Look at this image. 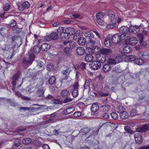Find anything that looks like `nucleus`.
<instances>
[{
    "instance_id": "nucleus-61",
    "label": "nucleus",
    "mask_w": 149,
    "mask_h": 149,
    "mask_svg": "<svg viewBox=\"0 0 149 149\" xmlns=\"http://www.w3.org/2000/svg\"><path fill=\"white\" fill-rule=\"evenodd\" d=\"M70 16L72 18H77L79 16V15L76 13H73L71 14Z\"/></svg>"
},
{
    "instance_id": "nucleus-37",
    "label": "nucleus",
    "mask_w": 149,
    "mask_h": 149,
    "mask_svg": "<svg viewBox=\"0 0 149 149\" xmlns=\"http://www.w3.org/2000/svg\"><path fill=\"white\" fill-rule=\"evenodd\" d=\"M117 111L120 114L125 111V109L123 106H119L117 107Z\"/></svg>"
},
{
    "instance_id": "nucleus-55",
    "label": "nucleus",
    "mask_w": 149,
    "mask_h": 149,
    "mask_svg": "<svg viewBox=\"0 0 149 149\" xmlns=\"http://www.w3.org/2000/svg\"><path fill=\"white\" fill-rule=\"evenodd\" d=\"M111 116L112 118L114 119H117L118 117L117 114L115 112H112L111 113Z\"/></svg>"
},
{
    "instance_id": "nucleus-46",
    "label": "nucleus",
    "mask_w": 149,
    "mask_h": 149,
    "mask_svg": "<svg viewBox=\"0 0 149 149\" xmlns=\"http://www.w3.org/2000/svg\"><path fill=\"white\" fill-rule=\"evenodd\" d=\"M10 7V5L8 3H6L3 6V9L4 11H7L9 9Z\"/></svg>"
},
{
    "instance_id": "nucleus-20",
    "label": "nucleus",
    "mask_w": 149,
    "mask_h": 149,
    "mask_svg": "<svg viewBox=\"0 0 149 149\" xmlns=\"http://www.w3.org/2000/svg\"><path fill=\"white\" fill-rule=\"evenodd\" d=\"M110 107V106L109 105L107 104L102 106L100 109L103 112L106 113L109 111Z\"/></svg>"
},
{
    "instance_id": "nucleus-57",
    "label": "nucleus",
    "mask_w": 149,
    "mask_h": 149,
    "mask_svg": "<svg viewBox=\"0 0 149 149\" xmlns=\"http://www.w3.org/2000/svg\"><path fill=\"white\" fill-rule=\"evenodd\" d=\"M79 83L78 81H76L72 86V89L78 90L79 88Z\"/></svg>"
},
{
    "instance_id": "nucleus-5",
    "label": "nucleus",
    "mask_w": 149,
    "mask_h": 149,
    "mask_svg": "<svg viewBox=\"0 0 149 149\" xmlns=\"http://www.w3.org/2000/svg\"><path fill=\"white\" fill-rule=\"evenodd\" d=\"M113 42L117 43L122 42H124L126 41L125 38L120 35L119 33H117L113 36L111 38Z\"/></svg>"
},
{
    "instance_id": "nucleus-31",
    "label": "nucleus",
    "mask_w": 149,
    "mask_h": 149,
    "mask_svg": "<svg viewBox=\"0 0 149 149\" xmlns=\"http://www.w3.org/2000/svg\"><path fill=\"white\" fill-rule=\"evenodd\" d=\"M64 54L67 56H70L71 55V51L69 47H65L63 50Z\"/></svg>"
},
{
    "instance_id": "nucleus-24",
    "label": "nucleus",
    "mask_w": 149,
    "mask_h": 149,
    "mask_svg": "<svg viewBox=\"0 0 149 149\" xmlns=\"http://www.w3.org/2000/svg\"><path fill=\"white\" fill-rule=\"evenodd\" d=\"M111 65L107 63L104 65L102 70L104 72H106L109 71L111 70Z\"/></svg>"
},
{
    "instance_id": "nucleus-50",
    "label": "nucleus",
    "mask_w": 149,
    "mask_h": 149,
    "mask_svg": "<svg viewBox=\"0 0 149 149\" xmlns=\"http://www.w3.org/2000/svg\"><path fill=\"white\" fill-rule=\"evenodd\" d=\"M32 143L34 145L38 147H40L41 145V142L38 140H34L33 141Z\"/></svg>"
},
{
    "instance_id": "nucleus-2",
    "label": "nucleus",
    "mask_w": 149,
    "mask_h": 149,
    "mask_svg": "<svg viewBox=\"0 0 149 149\" xmlns=\"http://www.w3.org/2000/svg\"><path fill=\"white\" fill-rule=\"evenodd\" d=\"M119 32L121 34L120 35L125 38V40H127L131 36L128 27L126 26H122L119 28Z\"/></svg>"
},
{
    "instance_id": "nucleus-59",
    "label": "nucleus",
    "mask_w": 149,
    "mask_h": 149,
    "mask_svg": "<svg viewBox=\"0 0 149 149\" xmlns=\"http://www.w3.org/2000/svg\"><path fill=\"white\" fill-rule=\"evenodd\" d=\"M81 113L80 111H77L75 112L73 114V116L74 117H78L80 116L81 115Z\"/></svg>"
},
{
    "instance_id": "nucleus-42",
    "label": "nucleus",
    "mask_w": 149,
    "mask_h": 149,
    "mask_svg": "<svg viewBox=\"0 0 149 149\" xmlns=\"http://www.w3.org/2000/svg\"><path fill=\"white\" fill-rule=\"evenodd\" d=\"M127 60L129 61H134L136 59V56L135 55H128L127 56Z\"/></svg>"
},
{
    "instance_id": "nucleus-45",
    "label": "nucleus",
    "mask_w": 149,
    "mask_h": 149,
    "mask_svg": "<svg viewBox=\"0 0 149 149\" xmlns=\"http://www.w3.org/2000/svg\"><path fill=\"white\" fill-rule=\"evenodd\" d=\"M138 114L137 110L135 109H133L130 112V116L131 117H133Z\"/></svg>"
},
{
    "instance_id": "nucleus-44",
    "label": "nucleus",
    "mask_w": 149,
    "mask_h": 149,
    "mask_svg": "<svg viewBox=\"0 0 149 149\" xmlns=\"http://www.w3.org/2000/svg\"><path fill=\"white\" fill-rule=\"evenodd\" d=\"M118 63V62L116 60L111 58L109 59L107 61V63L110 64V65L115 64Z\"/></svg>"
},
{
    "instance_id": "nucleus-56",
    "label": "nucleus",
    "mask_w": 149,
    "mask_h": 149,
    "mask_svg": "<svg viewBox=\"0 0 149 149\" xmlns=\"http://www.w3.org/2000/svg\"><path fill=\"white\" fill-rule=\"evenodd\" d=\"M137 36L139 40V41L143 40L144 36L143 35L142 33H139L137 35Z\"/></svg>"
},
{
    "instance_id": "nucleus-10",
    "label": "nucleus",
    "mask_w": 149,
    "mask_h": 149,
    "mask_svg": "<svg viewBox=\"0 0 149 149\" xmlns=\"http://www.w3.org/2000/svg\"><path fill=\"white\" fill-rule=\"evenodd\" d=\"M134 138L136 143L138 144H141L143 142V137L139 134L137 133L134 135Z\"/></svg>"
},
{
    "instance_id": "nucleus-35",
    "label": "nucleus",
    "mask_w": 149,
    "mask_h": 149,
    "mask_svg": "<svg viewBox=\"0 0 149 149\" xmlns=\"http://www.w3.org/2000/svg\"><path fill=\"white\" fill-rule=\"evenodd\" d=\"M132 48L129 46H125L123 48V51L124 53L128 54L132 51Z\"/></svg>"
},
{
    "instance_id": "nucleus-48",
    "label": "nucleus",
    "mask_w": 149,
    "mask_h": 149,
    "mask_svg": "<svg viewBox=\"0 0 149 149\" xmlns=\"http://www.w3.org/2000/svg\"><path fill=\"white\" fill-rule=\"evenodd\" d=\"M72 94L73 97H76L78 96L79 95V92L78 90L73 89L72 92Z\"/></svg>"
},
{
    "instance_id": "nucleus-52",
    "label": "nucleus",
    "mask_w": 149,
    "mask_h": 149,
    "mask_svg": "<svg viewBox=\"0 0 149 149\" xmlns=\"http://www.w3.org/2000/svg\"><path fill=\"white\" fill-rule=\"evenodd\" d=\"M34 88L31 86H29L26 88V90L27 92L30 93L34 91Z\"/></svg>"
},
{
    "instance_id": "nucleus-47",
    "label": "nucleus",
    "mask_w": 149,
    "mask_h": 149,
    "mask_svg": "<svg viewBox=\"0 0 149 149\" xmlns=\"http://www.w3.org/2000/svg\"><path fill=\"white\" fill-rule=\"evenodd\" d=\"M40 48L38 46H36L33 48V52L35 54H38L40 52Z\"/></svg>"
},
{
    "instance_id": "nucleus-6",
    "label": "nucleus",
    "mask_w": 149,
    "mask_h": 149,
    "mask_svg": "<svg viewBox=\"0 0 149 149\" xmlns=\"http://www.w3.org/2000/svg\"><path fill=\"white\" fill-rule=\"evenodd\" d=\"M90 68L93 70H97L100 68L101 64L97 60L94 61L91 63L90 64Z\"/></svg>"
},
{
    "instance_id": "nucleus-16",
    "label": "nucleus",
    "mask_w": 149,
    "mask_h": 149,
    "mask_svg": "<svg viewBox=\"0 0 149 149\" xmlns=\"http://www.w3.org/2000/svg\"><path fill=\"white\" fill-rule=\"evenodd\" d=\"M138 42V40L135 37L130 38L129 40V44L131 45L134 46Z\"/></svg>"
},
{
    "instance_id": "nucleus-41",
    "label": "nucleus",
    "mask_w": 149,
    "mask_h": 149,
    "mask_svg": "<svg viewBox=\"0 0 149 149\" xmlns=\"http://www.w3.org/2000/svg\"><path fill=\"white\" fill-rule=\"evenodd\" d=\"M105 15V14L102 12L97 13L96 16L97 19H102Z\"/></svg>"
},
{
    "instance_id": "nucleus-34",
    "label": "nucleus",
    "mask_w": 149,
    "mask_h": 149,
    "mask_svg": "<svg viewBox=\"0 0 149 149\" xmlns=\"http://www.w3.org/2000/svg\"><path fill=\"white\" fill-rule=\"evenodd\" d=\"M84 36L86 38L88 39L92 38V37H94L93 33L91 31H88L86 32L84 34Z\"/></svg>"
},
{
    "instance_id": "nucleus-58",
    "label": "nucleus",
    "mask_w": 149,
    "mask_h": 149,
    "mask_svg": "<svg viewBox=\"0 0 149 149\" xmlns=\"http://www.w3.org/2000/svg\"><path fill=\"white\" fill-rule=\"evenodd\" d=\"M96 21L97 23L100 25H102L104 24V22L102 19H97Z\"/></svg>"
},
{
    "instance_id": "nucleus-63",
    "label": "nucleus",
    "mask_w": 149,
    "mask_h": 149,
    "mask_svg": "<svg viewBox=\"0 0 149 149\" xmlns=\"http://www.w3.org/2000/svg\"><path fill=\"white\" fill-rule=\"evenodd\" d=\"M44 40L46 41H49L51 40L50 36H46L43 37Z\"/></svg>"
},
{
    "instance_id": "nucleus-22",
    "label": "nucleus",
    "mask_w": 149,
    "mask_h": 149,
    "mask_svg": "<svg viewBox=\"0 0 149 149\" xmlns=\"http://www.w3.org/2000/svg\"><path fill=\"white\" fill-rule=\"evenodd\" d=\"M60 38L63 40H68L69 38V35L65 31H64L63 33L60 34Z\"/></svg>"
},
{
    "instance_id": "nucleus-29",
    "label": "nucleus",
    "mask_w": 149,
    "mask_h": 149,
    "mask_svg": "<svg viewBox=\"0 0 149 149\" xmlns=\"http://www.w3.org/2000/svg\"><path fill=\"white\" fill-rule=\"evenodd\" d=\"M120 117L123 119L127 118L128 117V114L125 111L122 112L119 114Z\"/></svg>"
},
{
    "instance_id": "nucleus-18",
    "label": "nucleus",
    "mask_w": 149,
    "mask_h": 149,
    "mask_svg": "<svg viewBox=\"0 0 149 149\" xmlns=\"http://www.w3.org/2000/svg\"><path fill=\"white\" fill-rule=\"evenodd\" d=\"M90 131V128L88 127H85L81 129L79 131V134L81 135H86Z\"/></svg>"
},
{
    "instance_id": "nucleus-3",
    "label": "nucleus",
    "mask_w": 149,
    "mask_h": 149,
    "mask_svg": "<svg viewBox=\"0 0 149 149\" xmlns=\"http://www.w3.org/2000/svg\"><path fill=\"white\" fill-rule=\"evenodd\" d=\"M35 58L34 55L31 53L25 56L23 60V65L25 66H28L31 65Z\"/></svg>"
},
{
    "instance_id": "nucleus-25",
    "label": "nucleus",
    "mask_w": 149,
    "mask_h": 149,
    "mask_svg": "<svg viewBox=\"0 0 149 149\" xmlns=\"http://www.w3.org/2000/svg\"><path fill=\"white\" fill-rule=\"evenodd\" d=\"M86 42V39L84 37L80 38L77 41L78 44L81 46L85 45Z\"/></svg>"
},
{
    "instance_id": "nucleus-53",
    "label": "nucleus",
    "mask_w": 149,
    "mask_h": 149,
    "mask_svg": "<svg viewBox=\"0 0 149 149\" xmlns=\"http://www.w3.org/2000/svg\"><path fill=\"white\" fill-rule=\"evenodd\" d=\"M65 30L63 27L62 26H60L57 29V31L58 33H60V34L65 31Z\"/></svg>"
},
{
    "instance_id": "nucleus-36",
    "label": "nucleus",
    "mask_w": 149,
    "mask_h": 149,
    "mask_svg": "<svg viewBox=\"0 0 149 149\" xmlns=\"http://www.w3.org/2000/svg\"><path fill=\"white\" fill-rule=\"evenodd\" d=\"M104 45L107 47H109L111 45V41L110 40V38L108 37L104 41Z\"/></svg>"
},
{
    "instance_id": "nucleus-32",
    "label": "nucleus",
    "mask_w": 149,
    "mask_h": 149,
    "mask_svg": "<svg viewBox=\"0 0 149 149\" xmlns=\"http://www.w3.org/2000/svg\"><path fill=\"white\" fill-rule=\"evenodd\" d=\"M32 141L31 139L29 137L25 138L22 141L23 143L25 145H29L30 144Z\"/></svg>"
},
{
    "instance_id": "nucleus-4",
    "label": "nucleus",
    "mask_w": 149,
    "mask_h": 149,
    "mask_svg": "<svg viewBox=\"0 0 149 149\" xmlns=\"http://www.w3.org/2000/svg\"><path fill=\"white\" fill-rule=\"evenodd\" d=\"M70 65L66 66V69L63 70L61 72V76L59 79L60 81L62 83L64 80H67L70 77L69 74L71 70Z\"/></svg>"
},
{
    "instance_id": "nucleus-21",
    "label": "nucleus",
    "mask_w": 149,
    "mask_h": 149,
    "mask_svg": "<svg viewBox=\"0 0 149 149\" xmlns=\"http://www.w3.org/2000/svg\"><path fill=\"white\" fill-rule=\"evenodd\" d=\"M65 31L68 35L70 36L73 35L75 32V29L71 27H68L66 28Z\"/></svg>"
},
{
    "instance_id": "nucleus-9",
    "label": "nucleus",
    "mask_w": 149,
    "mask_h": 149,
    "mask_svg": "<svg viewBox=\"0 0 149 149\" xmlns=\"http://www.w3.org/2000/svg\"><path fill=\"white\" fill-rule=\"evenodd\" d=\"M149 129V123L144 125L138 127L136 129V131L141 132H145Z\"/></svg>"
},
{
    "instance_id": "nucleus-7",
    "label": "nucleus",
    "mask_w": 149,
    "mask_h": 149,
    "mask_svg": "<svg viewBox=\"0 0 149 149\" xmlns=\"http://www.w3.org/2000/svg\"><path fill=\"white\" fill-rule=\"evenodd\" d=\"M130 33L134 34H136L140 30V26H139L135 25V26L131 25L130 26L129 28Z\"/></svg>"
},
{
    "instance_id": "nucleus-39",
    "label": "nucleus",
    "mask_w": 149,
    "mask_h": 149,
    "mask_svg": "<svg viewBox=\"0 0 149 149\" xmlns=\"http://www.w3.org/2000/svg\"><path fill=\"white\" fill-rule=\"evenodd\" d=\"M56 78L55 76H52L49 79L48 83L50 85H52L55 82Z\"/></svg>"
},
{
    "instance_id": "nucleus-26",
    "label": "nucleus",
    "mask_w": 149,
    "mask_h": 149,
    "mask_svg": "<svg viewBox=\"0 0 149 149\" xmlns=\"http://www.w3.org/2000/svg\"><path fill=\"white\" fill-rule=\"evenodd\" d=\"M50 37L51 40H55L58 38V33L55 32H53L50 35Z\"/></svg>"
},
{
    "instance_id": "nucleus-51",
    "label": "nucleus",
    "mask_w": 149,
    "mask_h": 149,
    "mask_svg": "<svg viewBox=\"0 0 149 149\" xmlns=\"http://www.w3.org/2000/svg\"><path fill=\"white\" fill-rule=\"evenodd\" d=\"M124 129L127 133L132 134V133L133 134L134 133L132 132L130 128L128 126H125L124 127Z\"/></svg>"
},
{
    "instance_id": "nucleus-40",
    "label": "nucleus",
    "mask_w": 149,
    "mask_h": 149,
    "mask_svg": "<svg viewBox=\"0 0 149 149\" xmlns=\"http://www.w3.org/2000/svg\"><path fill=\"white\" fill-rule=\"evenodd\" d=\"M101 49L98 47L96 46H95L94 48L92 49V52L93 53L96 54V55L100 54L99 53V52H100Z\"/></svg>"
},
{
    "instance_id": "nucleus-30",
    "label": "nucleus",
    "mask_w": 149,
    "mask_h": 149,
    "mask_svg": "<svg viewBox=\"0 0 149 149\" xmlns=\"http://www.w3.org/2000/svg\"><path fill=\"white\" fill-rule=\"evenodd\" d=\"M122 71V70L120 67L118 66L113 68L112 70V72L115 73H120Z\"/></svg>"
},
{
    "instance_id": "nucleus-62",
    "label": "nucleus",
    "mask_w": 149,
    "mask_h": 149,
    "mask_svg": "<svg viewBox=\"0 0 149 149\" xmlns=\"http://www.w3.org/2000/svg\"><path fill=\"white\" fill-rule=\"evenodd\" d=\"M140 43V45L142 47H145V46H146L147 43H146L143 40L140 41H139Z\"/></svg>"
},
{
    "instance_id": "nucleus-64",
    "label": "nucleus",
    "mask_w": 149,
    "mask_h": 149,
    "mask_svg": "<svg viewBox=\"0 0 149 149\" xmlns=\"http://www.w3.org/2000/svg\"><path fill=\"white\" fill-rule=\"evenodd\" d=\"M80 68L82 70L86 69V64L84 63H82L80 65Z\"/></svg>"
},
{
    "instance_id": "nucleus-12",
    "label": "nucleus",
    "mask_w": 149,
    "mask_h": 149,
    "mask_svg": "<svg viewBox=\"0 0 149 149\" xmlns=\"http://www.w3.org/2000/svg\"><path fill=\"white\" fill-rule=\"evenodd\" d=\"M30 6L29 3L27 1L24 2L22 4H20L18 6V9L19 10L22 11L25 9L28 8Z\"/></svg>"
},
{
    "instance_id": "nucleus-54",
    "label": "nucleus",
    "mask_w": 149,
    "mask_h": 149,
    "mask_svg": "<svg viewBox=\"0 0 149 149\" xmlns=\"http://www.w3.org/2000/svg\"><path fill=\"white\" fill-rule=\"evenodd\" d=\"M90 82L88 80H86L85 81L84 84V88L85 89H88L89 88Z\"/></svg>"
},
{
    "instance_id": "nucleus-27",
    "label": "nucleus",
    "mask_w": 149,
    "mask_h": 149,
    "mask_svg": "<svg viewBox=\"0 0 149 149\" xmlns=\"http://www.w3.org/2000/svg\"><path fill=\"white\" fill-rule=\"evenodd\" d=\"M93 59V56L91 54H87L85 57V61L88 62H91Z\"/></svg>"
},
{
    "instance_id": "nucleus-23",
    "label": "nucleus",
    "mask_w": 149,
    "mask_h": 149,
    "mask_svg": "<svg viewBox=\"0 0 149 149\" xmlns=\"http://www.w3.org/2000/svg\"><path fill=\"white\" fill-rule=\"evenodd\" d=\"M85 50L84 48L81 47H77L76 49V52L78 55L81 56L84 53Z\"/></svg>"
},
{
    "instance_id": "nucleus-8",
    "label": "nucleus",
    "mask_w": 149,
    "mask_h": 149,
    "mask_svg": "<svg viewBox=\"0 0 149 149\" xmlns=\"http://www.w3.org/2000/svg\"><path fill=\"white\" fill-rule=\"evenodd\" d=\"M112 50L110 48H102L101 49L100 51V54L105 56H109L112 54Z\"/></svg>"
},
{
    "instance_id": "nucleus-13",
    "label": "nucleus",
    "mask_w": 149,
    "mask_h": 149,
    "mask_svg": "<svg viewBox=\"0 0 149 149\" xmlns=\"http://www.w3.org/2000/svg\"><path fill=\"white\" fill-rule=\"evenodd\" d=\"M75 108L73 107H71L68 108L62 111V113L64 115H67L72 113L75 110Z\"/></svg>"
},
{
    "instance_id": "nucleus-60",
    "label": "nucleus",
    "mask_w": 149,
    "mask_h": 149,
    "mask_svg": "<svg viewBox=\"0 0 149 149\" xmlns=\"http://www.w3.org/2000/svg\"><path fill=\"white\" fill-rule=\"evenodd\" d=\"M16 22L14 19H12L10 24V26L12 27H14L16 25Z\"/></svg>"
},
{
    "instance_id": "nucleus-15",
    "label": "nucleus",
    "mask_w": 149,
    "mask_h": 149,
    "mask_svg": "<svg viewBox=\"0 0 149 149\" xmlns=\"http://www.w3.org/2000/svg\"><path fill=\"white\" fill-rule=\"evenodd\" d=\"M45 90L46 88L44 87L38 89V90L36 92L37 96L38 97L43 96Z\"/></svg>"
},
{
    "instance_id": "nucleus-14",
    "label": "nucleus",
    "mask_w": 149,
    "mask_h": 149,
    "mask_svg": "<svg viewBox=\"0 0 149 149\" xmlns=\"http://www.w3.org/2000/svg\"><path fill=\"white\" fill-rule=\"evenodd\" d=\"M99 107L98 105L96 104H93L91 106V110L92 112L93 113L94 115L97 114V111L98 110Z\"/></svg>"
},
{
    "instance_id": "nucleus-28",
    "label": "nucleus",
    "mask_w": 149,
    "mask_h": 149,
    "mask_svg": "<svg viewBox=\"0 0 149 149\" xmlns=\"http://www.w3.org/2000/svg\"><path fill=\"white\" fill-rule=\"evenodd\" d=\"M93 132H91L90 135L85 139V141L88 143L91 142L93 139Z\"/></svg>"
},
{
    "instance_id": "nucleus-49",
    "label": "nucleus",
    "mask_w": 149,
    "mask_h": 149,
    "mask_svg": "<svg viewBox=\"0 0 149 149\" xmlns=\"http://www.w3.org/2000/svg\"><path fill=\"white\" fill-rule=\"evenodd\" d=\"M64 98H65V99L63 101V103H66L70 102H71L73 100V99L70 98V97H69V96L65 97H64Z\"/></svg>"
},
{
    "instance_id": "nucleus-11",
    "label": "nucleus",
    "mask_w": 149,
    "mask_h": 149,
    "mask_svg": "<svg viewBox=\"0 0 149 149\" xmlns=\"http://www.w3.org/2000/svg\"><path fill=\"white\" fill-rule=\"evenodd\" d=\"M96 58L97 60L100 63H103L106 60V56L102 54L96 55Z\"/></svg>"
},
{
    "instance_id": "nucleus-38",
    "label": "nucleus",
    "mask_w": 149,
    "mask_h": 149,
    "mask_svg": "<svg viewBox=\"0 0 149 149\" xmlns=\"http://www.w3.org/2000/svg\"><path fill=\"white\" fill-rule=\"evenodd\" d=\"M20 73V70L18 71L16 73L13 75L12 77L13 80L17 81V80L18 79V77Z\"/></svg>"
},
{
    "instance_id": "nucleus-1",
    "label": "nucleus",
    "mask_w": 149,
    "mask_h": 149,
    "mask_svg": "<svg viewBox=\"0 0 149 149\" xmlns=\"http://www.w3.org/2000/svg\"><path fill=\"white\" fill-rule=\"evenodd\" d=\"M108 16L110 23L107 24L106 27L107 29H111L115 28L118 24H119L122 20L121 17H119L113 11L108 12Z\"/></svg>"
},
{
    "instance_id": "nucleus-19",
    "label": "nucleus",
    "mask_w": 149,
    "mask_h": 149,
    "mask_svg": "<svg viewBox=\"0 0 149 149\" xmlns=\"http://www.w3.org/2000/svg\"><path fill=\"white\" fill-rule=\"evenodd\" d=\"M51 47L50 44L47 43H45L42 44L41 46V49L43 51H47Z\"/></svg>"
},
{
    "instance_id": "nucleus-33",
    "label": "nucleus",
    "mask_w": 149,
    "mask_h": 149,
    "mask_svg": "<svg viewBox=\"0 0 149 149\" xmlns=\"http://www.w3.org/2000/svg\"><path fill=\"white\" fill-rule=\"evenodd\" d=\"M88 41V44L92 46H94L95 44V39L94 38V37H92V38H90Z\"/></svg>"
},
{
    "instance_id": "nucleus-43",
    "label": "nucleus",
    "mask_w": 149,
    "mask_h": 149,
    "mask_svg": "<svg viewBox=\"0 0 149 149\" xmlns=\"http://www.w3.org/2000/svg\"><path fill=\"white\" fill-rule=\"evenodd\" d=\"M135 62L136 64L139 65H142L144 63L143 60L142 59L140 58L136 59Z\"/></svg>"
},
{
    "instance_id": "nucleus-17",
    "label": "nucleus",
    "mask_w": 149,
    "mask_h": 149,
    "mask_svg": "<svg viewBox=\"0 0 149 149\" xmlns=\"http://www.w3.org/2000/svg\"><path fill=\"white\" fill-rule=\"evenodd\" d=\"M70 95V93L69 90L66 89H64L62 90L60 93L61 97L62 98H64L69 96Z\"/></svg>"
}]
</instances>
